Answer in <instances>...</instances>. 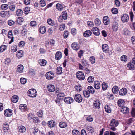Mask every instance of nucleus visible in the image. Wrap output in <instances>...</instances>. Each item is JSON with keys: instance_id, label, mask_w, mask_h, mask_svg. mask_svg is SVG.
I'll return each mask as SVG.
<instances>
[{"instance_id": "obj_1", "label": "nucleus", "mask_w": 135, "mask_h": 135, "mask_svg": "<svg viewBox=\"0 0 135 135\" xmlns=\"http://www.w3.org/2000/svg\"><path fill=\"white\" fill-rule=\"evenodd\" d=\"M28 95L32 97H34L36 96L37 93L36 90L33 89H31L28 92Z\"/></svg>"}, {"instance_id": "obj_2", "label": "nucleus", "mask_w": 135, "mask_h": 135, "mask_svg": "<svg viewBox=\"0 0 135 135\" xmlns=\"http://www.w3.org/2000/svg\"><path fill=\"white\" fill-rule=\"evenodd\" d=\"M82 73L81 71H79L77 73L76 76L77 78L81 80H84L85 78L84 74Z\"/></svg>"}, {"instance_id": "obj_3", "label": "nucleus", "mask_w": 135, "mask_h": 135, "mask_svg": "<svg viewBox=\"0 0 135 135\" xmlns=\"http://www.w3.org/2000/svg\"><path fill=\"white\" fill-rule=\"evenodd\" d=\"M102 49L103 52H105L106 53H108L110 54H111L112 53V51H109V49L108 46L107 44H104L102 45Z\"/></svg>"}, {"instance_id": "obj_4", "label": "nucleus", "mask_w": 135, "mask_h": 135, "mask_svg": "<svg viewBox=\"0 0 135 135\" xmlns=\"http://www.w3.org/2000/svg\"><path fill=\"white\" fill-rule=\"evenodd\" d=\"M74 99L78 103L82 102L83 98L81 95L79 94H76L74 96Z\"/></svg>"}, {"instance_id": "obj_5", "label": "nucleus", "mask_w": 135, "mask_h": 135, "mask_svg": "<svg viewBox=\"0 0 135 135\" xmlns=\"http://www.w3.org/2000/svg\"><path fill=\"white\" fill-rule=\"evenodd\" d=\"M100 103L99 100H95L93 102V108H95L99 109L100 106Z\"/></svg>"}, {"instance_id": "obj_6", "label": "nucleus", "mask_w": 135, "mask_h": 135, "mask_svg": "<svg viewBox=\"0 0 135 135\" xmlns=\"http://www.w3.org/2000/svg\"><path fill=\"white\" fill-rule=\"evenodd\" d=\"M62 13L63 14H62V16H60L58 19V21L59 22H62V18L65 20L67 19V14L66 12H64Z\"/></svg>"}, {"instance_id": "obj_7", "label": "nucleus", "mask_w": 135, "mask_h": 135, "mask_svg": "<svg viewBox=\"0 0 135 135\" xmlns=\"http://www.w3.org/2000/svg\"><path fill=\"white\" fill-rule=\"evenodd\" d=\"M121 20L124 23L128 21L129 20V16L127 14H124L121 17Z\"/></svg>"}, {"instance_id": "obj_8", "label": "nucleus", "mask_w": 135, "mask_h": 135, "mask_svg": "<svg viewBox=\"0 0 135 135\" xmlns=\"http://www.w3.org/2000/svg\"><path fill=\"white\" fill-rule=\"evenodd\" d=\"M73 99L70 97H67L64 99V101L66 104H71L73 102Z\"/></svg>"}, {"instance_id": "obj_9", "label": "nucleus", "mask_w": 135, "mask_h": 135, "mask_svg": "<svg viewBox=\"0 0 135 135\" xmlns=\"http://www.w3.org/2000/svg\"><path fill=\"white\" fill-rule=\"evenodd\" d=\"M46 78L48 79H51L54 77V74L52 72H47L45 75Z\"/></svg>"}, {"instance_id": "obj_10", "label": "nucleus", "mask_w": 135, "mask_h": 135, "mask_svg": "<svg viewBox=\"0 0 135 135\" xmlns=\"http://www.w3.org/2000/svg\"><path fill=\"white\" fill-rule=\"evenodd\" d=\"M121 111L123 114H126L129 112V109L126 107L123 106L121 108Z\"/></svg>"}, {"instance_id": "obj_11", "label": "nucleus", "mask_w": 135, "mask_h": 135, "mask_svg": "<svg viewBox=\"0 0 135 135\" xmlns=\"http://www.w3.org/2000/svg\"><path fill=\"white\" fill-rule=\"evenodd\" d=\"M4 114L5 116L9 117L11 116L12 114V112L10 109H6L4 111Z\"/></svg>"}, {"instance_id": "obj_12", "label": "nucleus", "mask_w": 135, "mask_h": 135, "mask_svg": "<svg viewBox=\"0 0 135 135\" xmlns=\"http://www.w3.org/2000/svg\"><path fill=\"white\" fill-rule=\"evenodd\" d=\"M92 31L93 34L96 36H98L100 34L99 30L98 28L96 27H94L92 28Z\"/></svg>"}, {"instance_id": "obj_13", "label": "nucleus", "mask_w": 135, "mask_h": 135, "mask_svg": "<svg viewBox=\"0 0 135 135\" xmlns=\"http://www.w3.org/2000/svg\"><path fill=\"white\" fill-rule=\"evenodd\" d=\"M118 23L117 22H114L113 23L112 28L114 31H117L118 30Z\"/></svg>"}, {"instance_id": "obj_14", "label": "nucleus", "mask_w": 135, "mask_h": 135, "mask_svg": "<svg viewBox=\"0 0 135 135\" xmlns=\"http://www.w3.org/2000/svg\"><path fill=\"white\" fill-rule=\"evenodd\" d=\"M118 124L117 120L114 119L111 120L110 124V126H117L118 125Z\"/></svg>"}, {"instance_id": "obj_15", "label": "nucleus", "mask_w": 135, "mask_h": 135, "mask_svg": "<svg viewBox=\"0 0 135 135\" xmlns=\"http://www.w3.org/2000/svg\"><path fill=\"white\" fill-rule=\"evenodd\" d=\"M9 129L8 124L6 122L3 123V129L5 132H7Z\"/></svg>"}, {"instance_id": "obj_16", "label": "nucleus", "mask_w": 135, "mask_h": 135, "mask_svg": "<svg viewBox=\"0 0 135 135\" xmlns=\"http://www.w3.org/2000/svg\"><path fill=\"white\" fill-rule=\"evenodd\" d=\"M92 32L90 30H87L85 31L83 33V35L85 37H88L90 36L92 34Z\"/></svg>"}, {"instance_id": "obj_17", "label": "nucleus", "mask_w": 135, "mask_h": 135, "mask_svg": "<svg viewBox=\"0 0 135 135\" xmlns=\"http://www.w3.org/2000/svg\"><path fill=\"white\" fill-rule=\"evenodd\" d=\"M127 92V89L125 88L121 89L119 91V94L120 95L124 96L126 95Z\"/></svg>"}, {"instance_id": "obj_18", "label": "nucleus", "mask_w": 135, "mask_h": 135, "mask_svg": "<svg viewBox=\"0 0 135 135\" xmlns=\"http://www.w3.org/2000/svg\"><path fill=\"white\" fill-rule=\"evenodd\" d=\"M62 57V54L60 51H58L56 53L55 57L56 60H59Z\"/></svg>"}, {"instance_id": "obj_19", "label": "nucleus", "mask_w": 135, "mask_h": 135, "mask_svg": "<svg viewBox=\"0 0 135 135\" xmlns=\"http://www.w3.org/2000/svg\"><path fill=\"white\" fill-rule=\"evenodd\" d=\"M47 88L48 90L50 92H54L55 90L54 86L52 84H49L48 85Z\"/></svg>"}, {"instance_id": "obj_20", "label": "nucleus", "mask_w": 135, "mask_h": 135, "mask_svg": "<svg viewBox=\"0 0 135 135\" xmlns=\"http://www.w3.org/2000/svg\"><path fill=\"white\" fill-rule=\"evenodd\" d=\"M71 47L74 50H78L80 47L79 45L75 43H72L71 44Z\"/></svg>"}, {"instance_id": "obj_21", "label": "nucleus", "mask_w": 135, "mask_h": 135, "mask_svg": "<svg viewBox=\"0 0 135 135\" xmlns=\"http://www.w3.org/2000/svg\"><path fill=\"white\" fill-rule=\"evenodd\" d=\"M38 63L41 66H44L46 65L47 61L43 59H40L38 61Z\"/></svg>"}, {"instance_id": "obj_22", "label": "nucleus", "mask_w": 135, "mask_h": 135, "mask_svg": "<svg viewBox=\"0 0 135 135\" xmlns=\"http://www.w3.org/2000/svg\"><path fill=\"white\" fill-rule=\"evenodd\" d=\"M59 125L60 128H64L67 127L68 124L66 122H60Z\"/></svg>"}, {"instance_id": "obj_23", "label": "nucleus", "mask_w": 135, "mask_h": 135, "mask_svg": "<svg viewBox=\"0 0 135 135\" xmlns=\"http://www.w3.org/2000/svg\"><path fill=\"white\" fill-rule=\"evenodd\" d=\"M103 22L105 25H108L109 23V18L107 16L103 17Z\"/></svg>"}, {"instance_id": "obj_24", "label": "nucleus", "mask_w": 135, "mask_h": 135, "mask_svg": "<svg viewBox=\"0 0 135 135\" xmlns=\"http://www.w3.org/2000/svg\"><path fill=\"white\" fill-rule=\"evenodd\" d=\"M39 31L41 34L44 33L46 31V28L45 27L43 26H40L39 28Z\"/></svg>"}, {"instance_id": "obj_25", "label": "nucleus", "mask_w": 135, "mask_h": 135, "mask_svg": "<svg viewBox=\"0 0 135 135\" xmlns=\"http://www.w3.org/2000/svg\"><path fill=\"white\" fill-rule=\"evenodd\" d=\"M19 109L22 112L26 110L27 109V107L26 104H21L19 106Z\"/></svg>"}, {"instance_id": "obj_26", "label": "nucleus", "mask_w": 135, "mask_h": 135, "mask_svg": "<svg viewBox=\"0 0 135 135\" xmlns=\"http://www.w3.org/2000/svg\"><path fill=\"white\" fill-rule=\"evenodd\" d=\"M18 99L19 98L18 96L14 95L11 98V101L12 102L15 103L18 101Z\"/></svg>"}, {"instance_id": "obj_27", "label": "nucleus", "mask_w": 135, "mask_h": 135, "mask_svg": "<svg viewBox=\"0 0 135 135\" xmlns=\"http://www.w3.org/2000/svg\"><path fill=\"white\" fill-rule=\"evenodd\" d=\"M100 83L98 81L94 82V86L96 89H98L100 88Z\"/></svg>"}, {"instance_id": "obj_28", "label": "nucleus", "mask_w": 135, "mask_h": 135, "mask_svg": "<svg viewBox=\"0 0 135 135\" xmlns=\"http://www.w3.org/2000/svg\"><path fill=\"white\" fill-rule=\"evenodd\" d=\"M23 51L22 50H20L18 51L16 53V56L19 58L22 57L23 55Z\"/></svg>"}, {"instance_id": "obj_29", "label": "nucleus", "mask_w": 135, "mask_h": 135, "mask_svg": "<svg viewBox=\"0 0 135 135\" xmlns=\"http://www.w3.org/2000/svg\"><path fill=\"white\" fill-rule=\"evenodd\" d=\"M18 131L21 133H23L25 132L26 131L25 127L23 126H20L18 128Z\"/></svg>"}, {"instance_id": "obj_30", "label": "nucleus", "mask_w": 135, "mask_h": 135, "mask_svg": "<svg viewBox=\"0 0 135 135\" xmlns=\"http://www.w3.org/2000/svg\"><path fill=\"white\" fill-rule=\"evenodd\" d=\"M88 90L89 93L93 94L95 92V90L91 86H89L87 88Z\"/></svg>"}, {"instance_id": "obj_31", "label": "nucleus", "mask_w": 135, "mask_h": 135, "mask_svg": "<svg viewBox=\"0 0 135 135\" xmlns=\"http://www.w3.org/2000/svg\"><path fill=\"white\" fill-rule=\"evenodd\" d=\"M125 103V102L122 99H120L118 100L117 102L118 105L119 107H123L124 104Z\"/></svg>"}, {"instance_id": "obj_32", "label": "nucleus", "mask_w": 135, "mask_h": 135, "mask_svg": "<svg viewBox=\"0 0 135 135\" xmlns=\"http://www.w3.org/2000/svg\"><path fill=\"white\" fill-rule=\"evenodd\" d=\"M62 98H59L57 97V98L55 100L56 103L57 104L59 105H60L61 104V102L63 100Z\"/></svg>"}, {"instance_id": "obj_33", "label": "nucleus", "mask_w": 135, "mask_h": 135, "mask_svg": "<svg viewBox=\"0 0 135 135\" xmlns=\"http://www.w3.org/2000/svg\"><path fill=\"white\" fill-rule=\"evenodd\" d=\"M133 64L131 62L127 64V66L129 69L134 70L135 69V67Z\"/></svg>"}, {"instance_id": "obj_34", "label": "nucleus", "mask_w": 135, "mask_h": 135, "mask_svg": "<svg viewBox=\"0 0 135 135\" xmlns=\"http://www.w3.org/2000/svg\"><path fill=\"white\" fill-rule=\"evenodd\" d=\"M23 66L22 65H20L18 66L17 71L18 72H22L23 70Z\"/></svg>"}, {"instance_id": "obj_35", "label": "nucleus", "mask_w": 135, "mask_h": 135, "mask_svg": "<svg viewBox=\"0 0 135 135\" xmlns=\"http://www.w3.org/2000/svg\"><path fill=\"white\" fill-rule=\"evenodd\" d=\"M56 8L59 11H61L63 9V6L60 4H57L56 6Z\"/></svg>"}, {"instance_id": "obj_36", "label": "nucleus", "mask_w": 135, "mask_h": 135, "mask_svg": "<svg viewBox=\"0 0 135 135\" xmlns=\"http://www.w3.org/2000/svg\"><path fill=\"white\" fill-rule=\"evenodd\" d=\"M119 89L116 86H114L112 89V91L114 94H117L118 92Z\"/></svg>"}, {"instance_id": "obj_37", "label": "nucleus", "mask_w": 135, "mask_h": 135, "mask_svg": "<svg viewBox=\"0 0 135 135\" xmlns=\"http://www.w3.org/2000/svg\"><path fill=\"white\" fill-rule=\"evenodd\" d=\"M83 94L84 96L86 97H88L90 95V94L88 90L84 91Z\"/></svg>"}, {"instance_id": "obj_38", "label": "nucleus", "mask_w": 135, "mask_h": 135, "mask_svg": "<svg viewBox=\"0 0 135 135\" xmlns=\"http://www.w3.org/2000/svg\"><path fill=\"white\" fill-rule=\"evenodd\" d=\"M23 13V11L21 9H18L16 12V15L18 16H22Z\"/></svg>"}, {"instance_id": "obj_39", "label": "nucleus", "mask_w": 135, "mask_h": 135, "mask_svg": "<svg viewBox=\"0 0 135 135\" xmlns=\"http://www.w3.org/2000/svg\"><path fill=\"white\" fill-rule=\"evenodd\" d=\"M105 109L107 112L109 113L111 112V109L109 106L108 105H106L105 107Z\"/></svg>"}, {"instance_id": "obj_40", "label": "nucleus", "mask_w": 135, "mask_h": 135, "mask_svg": "<svg viewBox=\"0 0 135 135\" xmlns=\"http://www.w3.org/2000/svg\"><path fill=\"white\" fill-rule=\"evenodd\" d=\"M8 5L5 4H2L1 7V8L2 10H6L8 9Z\"/></svg>"}, {"instance_id": "obj_41", "label": "nucleus", "mask_w": 135, "mask_h": 135, "mask_svg": "<svg viewBox=\"0 0 135 135\" xmlns=\"http://www.w3.org/2000/svg\"><path fill=\"white\" fill-rule=\"evenodd\" d=\"M75 88L77 91L79 92L81 91L82 90L81 86L79 85H76L75 87Z\"/></svg>"}, {"instance_id": "obj_42", "label": "nucleus", "mask_w": 135, "mask_h": 135, "mask_svg": "<svg viewBox=\"0 0 135 135\" xmlns=\"http://www.w3.org/2000/svg\"><path fill=\"white\" fill-rule=\"evenodd\" d=\"M56 70L57 73L59 74H60L62 72V68L61 67H58L57 68Z\"/></svg>"}, {"instance_id": "obj_43", "label": "nucleus", "mask_w": 135, "mask_h": 135, "mask_svg": "<svg viewBox=\"0 0 135 135\" xmlns=\"http://www.w3.org/2000/svg\"><path fill=\"white\" fill-rule=\"evenodd\" d=\"M123 33L125 35H129L130 34V31L127 28H125L123 30Z\"/></svg>"}, {"instance_id": "obj_44", "label": "nucleus", "mask_w": 135, "mask_h": 135, "mask_svg": "<svg viewBox=\"0 0 135 135\" xmlns=\"http://www.w3.org/2000/svg\"><path fill=\"white\" fill-rule=\"evenodd\" d=\"M102 87L103 90H106L107 88V85L106 83L105 82L103 83L102 84Z\"/></svg>"}, {"instance_id": "obj_45", "label": "nucleus", "mask_w": 135, "mask_h": 135, "mask_svg": "<svg viewBox=\"0 0 135 135\" xmlns=\"http://www.w3.org/2000/svg\"><path fill=\"white\" fill-rule=\"evenodd\" d=\"M24 21V19L23 18L21 17H20L17 20V22L18 24L20 25L22 22H23Z\"/></svg>"}, {"instance_id": "obj_46", "label": "nucleus", "mask_w": 135, "mask_h": 135, "mask_svg": "<svg viewBox=\"0 0 135 135\" xmlns=\"http://www.w3.org/2000/svg\"><path fill=\"white\" fill-rule=\"evenodd\" d=\"M7 46L6 45H1L0 47V52H2L4 51L6 49Z\"/></svg>"}, {"instance_id": "obj_47", "label": "nucleus", "mask_w": 135, "mask_h": 135, "mask_svg": "<svg viewBox=\"0 0 135 135\" xmlns=\"http://www.w3.org/2000/svg\"><path fill=\"white\" fill-rule=\"evenodd\" d=\"M47 22L49 25L53 26L54 25V21L51 19H48L47 20Z\"/></svg>"}, {"instance_id": "obj_48", "label": "nucleus", "mask_w": 135, "mask_h": 135, "mask_svg": "<svg viewBox=\"0 0 135 135\" xmlns=\"http://www.w3.org/2000/svg\"><path fill=\"white\" fill-rule=\"evenodd\" d=\"M65 96V94L63 92H60L57 94V97L60 98H62L63 99V97Z\"/></svg>"}, {"instance_id": "obj_49", "label": "nucleus", "mask_w": 135, "mask_h": 135, "mask_svg": "<svg viewBox=\"0 0 135 135\" xmlns=\"http://www.w3.org/2000/svg\"><path fill=\"white\" fill-rule=\"evenodd\" d=\"M55 123L54 122V121H50L48 122V126L51 127H54Z\"/></svg>"}, {"instance_id": "obj_50", "label": "nucleus", "mask_w": 135, "mask_h": 135, "mask_svg": "<svg viewBox=\"0 0 135 135\" xmlns=\"http://www.w3.org/2000/svg\"><path fill=\"white\" fill-rule=\"evenodd\" d=\"M72 132L73 135H80L79 132L77 130H73Z\"/></svg>"}, {"instance_id": "obj_51", "label": "nucleus", "mask_w": 135, "mask_h": 135, "mask_svg": "<svg viewBox=\"0 0 135 135\" xmlns=\"http://www.w3.org/2000/svg\"><path fill=\"white\" fill-rule=\"evenodd\" d=\"M20 81L22 84H24L26 82V78H21L20 79Z\"/></svg>"}, {"instance_id": "obj_52", "label": "nucleus", "mask_w": 135, "mask_h": 135, "mask_svg": "<svg viewBox=\"0 0 135 135\" xmlns=\"http://www.w3.org/2000/svg\"><path fill=\"white\" fill-rule=\"evenodd\" d=\"M40 2L41 7H44L46 5L45 0H41L40 1Z\"/></svg>"}, {"instance_id": "obj_53", "label": "nucleus", "mask_w": 135, "mask_h": 135, "mask_svg": "<svg viewBox=\"0 0 135 135\" xmlns=\"http://www.w3.org/2000/svg\"><path fill=\"white\" fill-rule=\"evenodd\" d=\"M17 47L16 45L12 46L11 48V51L13 52H14L17 51Z\"/></svg>"}, {"instance_id": "obj_54", "label": "nucleus", "mask_w": 135, "mask_h": 135, "mask_svg": "<svg viewBox=\"0 0 135 135\" xmlns=\"http://www.w3.org/2000/svg\"><path fill=\"white\" fill-rule=\"evenodd\" d=\"M30 10V7H25L24 10L25 13L27 14L28 13V12Z\"/></svg>"}, {"instance_id": "obj_55", "label": "nucleus", "mask_w": 135, "mask_h": 135, "mask_svg": "<svg viewBox=\"0 0 135 135\" xmlns=\"http://www.w3.org/2000/svg\"><path fill=\"white\" fill-rule=\"evenodd\" d=\"M88 26L89 27H93L94 26V24L92 22L88 21L87 22Z\"/></svg>"}, {"instance_id": "obj_56", "label": "nucleus", "mask_w": 135, "mask_h": 135, "mask_svg": "<svg viewBox=\"0 0 135 135\" xmlns=\"http://www.w3.org/2000/svg\"><path fill=\"white\" fill-rule=\"evenodd\" d=\"M113 14H116L118 13V9L115 8H113L111 10Z\"/></svg>"}, {"instance_id": "obj_57", "label": "nucleus", "mask_w": 135, "mask_h": 135, "mask_svg": "<svg viewBox=\"0 0 135 135\" xmlns=\"http://www.w3.org/2000/svg\"><path fill=\"white\" fill-rule=\"evenodd\" d=\"M94 80V78L92 76H89L87 79L89 83L93 82Z\"/></svg>"}, {"instance_id": "obj_58", "label": "nucleus", "mask_w": 135, "mask_h": 135, "mask_svg": "<svg viewBox=\"0 0 135 135\" xmlns=\"http://www.w3.org/2000/svg\"><path fill=\"white\" fill-rule=\"evenodd\" d=\"M131 133L127 132L125 133L124 135H135V131H131Z\"/></svg>"}, {"instance_id": "obj_59", "label": "nucleus", "mask_w": 135, "mask_h": 135, "mask_svg": "<svg viewBox=\"0 0 135 135\" xmlns=\"http://www.w3.org/2000/svg\"><path fill=\"white\" fill-rule=\"evenodd\" d=\"M127 57L126 55H123L121 57V60L122 61L125 62L127 61Z\"/></svg>"}, {"instance_id": "obj_60", "label": "nucleus", "mask_w": 135, "mask_h": 135, "mask_svg": "<svg viewBox=\"0 0 135 135\" xmlns=\"http://www.w3.org/2000/svg\"><path fill=\"white\" fill-rule=\"evenodd\" d=\"M95 23L96 25H99L101 24V21L98 18H96L95 20Z\"/></svg>"}, {"instance_id": "obj_61", "label": "nucleus", "mask_w": 135, "mask_h": 135, "mask_svg": "<svg viewBox=\"0 0 135 135\" xmlns=\"http://www.w3.org/2000/svg\"><path fill=\"white\" fill-rule=\"evenodd\" d=\"M8 23L9 25L11 26L15 23V22L12 20H10L8 21Z\"/></svg>"}, {"instance_id": "obj_62", "label": "nucleus", "mask_w": 135, "mask_h": 135, "mask_svg": "<svg viewBox=\"0 0 135 135\" xmlns=\"http://www.w3.org/2000/svg\"><path fill=\"white\" fill-rule=\"evenodd\" d=\"M38 118L37 117H33L32 118L33 120V122L34 123H38L40 121L39 119H38Z\"/></svg>"}, {"instance_id": "obj_63", "label": "nucleus", "mask_w": 135, "mask_h": 135, "mask_svg": "<svg viewBox=\"0 0 135 135\" xmlns=\"http://www.w3.org/2000/svg\"><path fill=\"white\" fill-rule=\"evenodd\" d=\"M90 60L92 64H93L95 62V57L94 56H92L90 58Z\"/></svg>"}, {"instance_id": "obj_64", "label": "nucleus", "mask_w": 135, "mask_h": 135, "mask_svg": "<svg viewBox=\"0 0 135 135\" xmlns=\"http://www.w3.org/2000/svg\"><path fill=\"white\" fill-rule=\"evenodd\" d=\"M87 62V61L86 60H85L84 59L82 61V64L84 66H86L88 65V63Z\"/></svg>"}]
</instances>
